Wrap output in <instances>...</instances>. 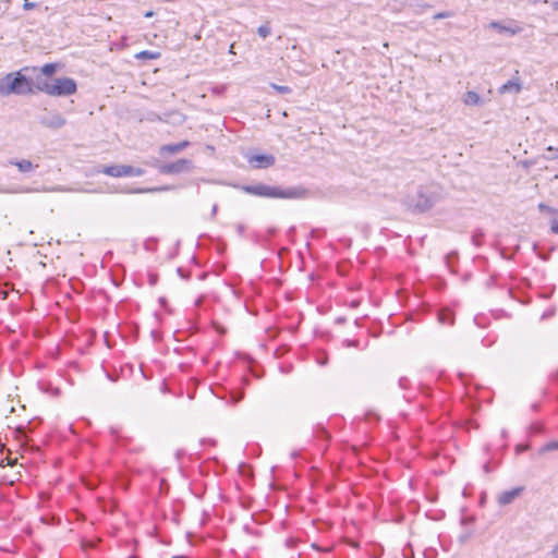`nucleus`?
I'll use <instances>...</instances> for the list:
<instances>
[{
  "label": "nucleus",
  "mask_w": 558,
  "mask_h": 558,
  "mask_svg": "<svg viewBox=\"0 0 558 558\" xmlns=\"http://www.w3.org/2000/svg\"><path fill=\"white\" fill-rule=\"evenodd\" d=\"M301 545H302V547H312V548H314V549L318 550V553H328V551H329V548H324V549H323V548H319V547L317 546V544H315V543H312V544L301 543ZM305 554H306V551H305V549H304V548L300 549V550L298 551V558H301V557H302L303 555H305Z\"/></svg>",
  "instance_id": "obj_19"
},
{
  "label": "nucleus",
  "mask_w": 558,
  "mask_h": 558,
  "mask_svg": "<svg viewBox=\"0 0 558 558\" xmlns=\"http://www.w3.org/2000/svg\"><path fill=\"white\" fill-rule=\"evenodd\" d=\"M150 121H154L155 119L160 120L158 116L151 114V117L148 118Z\"/></svg>",
  "instance_id": "obj_42"
},
{
  "label": "nucleus",
  "mask_w": 558,
  "mask_h": 558,
  "mask_svg": "<svg viewBox=\"0 0 558 558\" xmlns=\"http://www.w3.org/2000/svg\"><path fill=\"white\" fill-rule=\"evenodd\" d=\"M291 457H292L293 459H294V458H296V457H299V452H298V451H292V452H291Z\"/></svg>",
  "instance_id": "obj_43"
},
{
  "label": "nucleus",
  "mask_w": 558,
  "mask_h": 558,
  "mask_svg": "<svg viewBox=\"0 0 558 558\" xmlns=\"http://www.w3.org/2000/svg\"><path fill=\"white\" fill-rule=\"evenodd\" d=\"M495 470V465H493L489 461L488 462H485L483 464V471L488 474L490 472H493Z\"/></svg>",
  "instance_id": "obj_29"
},
{
  "label": "nucleus",
  "mask_w": 558,
  "mask_h": 558,
  "mask_svg": "<svg viewBox=\"0 0 558 558\" xmlns=\"http://www.w3.org/2000/svg\"><path fill=\"white\" fill-rule=\"evenodd\" d=\"M530 1H531V2H533V3H535V2H537L538 0H530Z\"/></svg>",
  "instance_id": "obj_53"
},
{
  "label": "nucleus",
  "mask_w": 558,
  "mask_h": 558,
  "mask_svg": "<svg viewBox=\"0 0 558 558\" xmlns=\"http://www.w3.org/2000/svg\"><path fill=\"white\" fill-rule=\"evenodd\" d=\"M231 397H232L233 402L238 403V402H240L244 398V392L243 391H238V392L232 393Z\"/></svg>",
  "instance_id": "obj_28"
},
{
  "label": "nucleus",
  "mask_w": 558,
  "mask_h": 558,
  "mask_svg": "<svg viewBox=\"0 0 558 558\" xmlns=\"http://www.w3.org/2000/svg\"><path fill=\"white\" fill-rule=\"evenodd\" d=\"M33 95L31 80L22 74V71L8 73L0 78V95L3 97L10 95Z\"/></svg>",
  "instance_id": "obj_2"
},
{
  "label": "nucleus",
  "mask_w": 558,
  "mask_h": 558,
  "mask_svg": "<svg viewBox=\"0 0 558 558\" xmlns=\"http://www.w3.org/2000/svg\"><path fill=\"white\" fill-rule=\"evenodd\" d=\"M337 324H343L345 322V318L344 317H339L337 318Z\"/></svg>",
  "instance_id": "obj_41"
},
{
  "label": "nucleus",
  "mask_w": 558,
  "mask_h": 558,
  "mask_svg": "<svg viewBox=\"0 0 558 558\" xmlns=\"http://www.w3.org/2000/svg\"><path fill=\"white\" fill-rule=\"evenodd\" d=\"M515 450H517V452H518V453H519V452H522V451H523V444H518V445L515 446Z\"/></svg>",
  "instance_id": "obj_37"
},
{
  "label": "nucleus",
  "mask_w": 558,
  "mask_h": 558,
  "mask_svg": "<svg viewBox=\"0 0 558 558\" xmlns=\"http://www.w3.org/2000/svg\"><path fill=\"white\" fill-rule=\"evenodd\" d=\"M159 57V52H154L149 50H143L136 54L137 59H156Z\"/></svg>",
  "instance_id": "obj_22"
},
{
  "label": "nucleus",
  "mask_w": 558,
  "mask_h": 558,
  "mask_svg": "<svg viewBox=\"0 0 558 558\" xmlns=\"http://www.w3.org/2000/svg\"><path fill=\"white\" fill-rule=\"evenodd\" d=\"M240 189L246 194L266 198L305 199L310 196V191L302 185L281 187L257 183L241 185Z\"/></svg>",
  "instance_id": "obj_1"
},
{
  "label": "nucleus",
  "mask_w": 558,
  "mask_h": 558,
  "mask_svg": "<svg viewBox=\"0 0 558 558\" xmlns=\"http://www.w3.org/2000/svg\"><path fill=\"white\" fill-rule=\"evenodd\" d=\"M410 7L414 13H422L423 10L430 8V5L428 3H423V2L422 3L421 2L411 3Z\"/></svg>",
  "instance_id": "obj_25"
},
{
  "label": "nucleus",
  "mask_w": 558,
  "mask_h": 558,
  "mask_svg": "<svg viewBox=\"0 0 558 558\" xmlns=\"http://www.w3.org/2000/svg\"><path fill=\"white\" fill-rule=\"evenodd\" d=\"M9 163L10 165H14L17 167V169L21 171V172H29L32 171L36 166H34L32 163V161L29 160H26V159H23V160H14V159H11L9 160Z\"/></svg>",
  "instance_id": "obj_16"
},
{
  "label": "nucleus",
  "mask_w": 558,
  "mask_h": 558,
  "mask_svg": "<svg viewBox=\"0 0 558 558\" xmlns=\"http://www.w3.org/2000/svg\"><path fill=\"white\" fill-rule=\"evenodd\" d=\"M189 145H190V143L187 141H183V142H180V143H177V144L162 145L160 147V154L161 155H165V154H177L179 151H182Z\"/></svg>",
  "instance_id": "obj_12"
},
{
  "label": "nucleus",
  "mask_w": 558,
  "mask_h": 558,
  "mask_svg": "<svg viewBox=\"0 0 558 558\" xmlns=\"http://www.w3.org/2000/svg\"><path fill=\"white\" fill-rule=\"evenodd\" d=\"M36 7V3L29 2L28 0H24L23 8L24 10L28 11Z\"/></svg>",
  "instance_id": "obj_30"
},
{
  "label": "nucleus",
  "mask_w": 558,
  "mask_h": 558,
  "mask_svg": "<svg viewBox=\"0 0 558 558\" xmlns=\"http://www.w3.org/2000/svg\"><path fill=\"white\" fill-rule=\"evenodd\" d=\"M452 16V13L449 11L439 12L434 15V20L447 19Z\"/></svg>",
  "instance_id": "obj_27"
},
{
  "label": "nucleus",
  "mask_w": 558,
  "mask_h": 558,
  "mask_svg": "<svg viewBox=\"0 0 558 558\" xmlns=\"http://www.w3.org/2000/svg\"><path fill=\"white\" fill-rule=\"evenodd\" d=\"M551 8H553L554 10L558 11V0H557V1H554V2L551 3Z\"/></svg>",
  "instance_id": "obj_39"
},
{
  "label": "nucleus",
  "mask_w": 558,
  "mask_h": 558,
  "mask_svg": "<svg viewBox=\"0 0 558 558\" xmlns=\"http://www.w3.org/2000/svg\"><path fill=\"white\" fill-rule=\"evenodd\" d=\"M359 305V302H352V306L356 307Z\"/></svg>",
  "instance_id": "obj_47"
},
{
  "label": "nucleus",
  "mask_w": 558,
  "mask_h": 558,
  "mask_svg": "<svg viewBox=\"0 0 558 558\" xmlns=\"http://www.w3.org/2000/svg\"><path fill=\"white\" fill-rule=\"evenodd\" d=\"M349 345H353V347H356V345H357V341H354V340H352V341H349Z\"/></svg>",
  "instance_id": "obj_45"
},
{
  "label": "nucleus",
  "mask_w": 558,
  "mask_h": 558,
  "mask_svg": "<svg viewBox=\"0 0 558 558\" xmlns=\"http://www.w3.org/2000/svg\"><path fill=\"white\" fill-rule=\"evenodd\" d=\"M257 34H258L262 38H266V37H268V36L271 34V28H270L269 24H268V23H266V24L260 25V26L257 28Z\"/></svg>",
  "instance_id": "obj_23"
},
{
  "label": "nucleus",
  "mask_w": 558,
  "mask_h": 558,
  "mask_svg": "<svg viewBox=\"0 0 558 558\" xmlns=\"http://www.w3.org/2000/svg\"><path fill=\"white\" fill-rule=\"evenodd\" d=\"M39 123L49 129H60L65 125L66 120L60 113H52L47 117H41Z\"/></svg>",
  "instance_id": "obj_9"
},
{
  "label": "nucleus",
  "mask_w": 558,
  "mask_h": 558,
  "mask_svg": "<svg viewBox=\"0 0 558 558\" xmlns=\"http://www.w3.org/2000/svg\"><path fill=\"white\" fill-rule=\"evenodd\" d=\"M408 384H409V379L405 378V377H402L399 379V385L401 388L405 389L408 387Z\"/></svg>",
  "instance_id": "obj_32"
},
{
  "label": "nucleus",
  "mask_w": 558,
  "mask_h": 558,
  "mask_svg": "<svg viewBox=\"0 0 558 558\" xmlns=\"http://www.w3.org/2000/svg\"><path fill=\"white\" fill-rule=\"evenodd\" d=\"M271 87L282 95L290 94L292 92V89L286 85L271 84Z\"/></svg>",
  "instance_id": "obj_26"
},
{
  "label": "nucleus",
  "mask_w": 558,
  "mask_h": 558,
  "mask_svg": "<svg viewBox=\"0 0 558 558\" xmlns=\"http://www.w3.org/2000/svg\"><path fill=\"white\" fill-rule=\"evenodd\" d=\"M217 210H218V206H217V204H215V205L213 206V208H211V217H215V216H216Z\"/></svg>",
  "instance_id": "obj_36"
},
{
  "label": "nucleus",
  "mask_w": 558,
  "mask_h": 558,
  "mask_svg": "<svg viewBox=\"0 0 558 558\" xmlns=\"http://www.w3.org/2000/svg\"><path fill=\"white\" fill-rule=\"evenodd\" d=\"M56 71H57L56 63H46L39 69L40 75L48 77V78H51V76L56 73Z\"/></svg>",
  "instance_id": "obj_17"
},
{
  "label": "nucleus",
  "mask_w": 558,
  "mask_h": 558,
  "mask_svg": "<svg viewBox=\"0 0 558 558\" xmlns=\"http://www.w3.org/2000/svg\"><path fill=\"white\" fill-rule=\"evenodd\" d=\"M51 78L45 77L43 75H36L35 81L31 80V88L33 89V94L38 92L49 94Z\"/></svg>",
  "instance_id": "obj_11"
},
{
  "label": "nucleus",
  "mask_w": 558,
  "mask_h": 558,
  "mask_svg": "<svg viewBox=\"0 0 558 558\" xmlns=\"http://www.w3.org/2000/svg\"><path fill=\"white\" fill-rule=\"evenodd\" d=\"M529 430L532 435L541 434L544 430V425L541 422H534L530 425Z\"/></svg>",
  "instance_id": "obj_24"
},
{
  "label": "nucleus",
  "mask_w": 558,
  "mask_h": 558,
  "mask_svg": "<svg viewBox=\"0 0 558 558\" xmlns=\"http://www.w3.org/2000/svg\"><path fill=\"white\" fill-rule=\"evenodd\" d=\"M523 495V486H518L509 490H504L497 496V504L499 507L512 505L517 499Z\"/></svg>",
  "instance_id": "obj_8"
},
{
  "label": "nucleus",
  "mask_w": 558,
  "mask_h": 558,
  "mask_svg": "<svg viewBox=\"0 0 558 558\" xmlns=\"http://www.w3.org/2000/svg\"><path fill=\"white\" fill-rule=\"evenodd\" d=\"M463 102L466 106H481L483 105L482 97L474 90H469L463 95Z\"/></svg>",
  "instance_id": "obj_14"
},
{
  "label": "nucleus",
  "mask_w": 558,
  "mask_h": 558,
  "mask_svg": "<svg viewBox=\"0 0 558 558\" xmlns=\"http://www.w3.org/2000/svg\"><path fill=\"white\" fill-rule=\"evenodd\" d=\"M172 558H187V556H185V555H174V556H172Z\"/></svg>",
  "instance_id": "obj_44"
},
{
  "label": "nucleus",
  "mask_w": 558,
  "mask_h": 558,
  "mask_svg": "<svg viewBox=\"0 0 558 558\" xmlns=\"http://www.w3.org/2000/svg\"><path fill=\"white\" fill-rule=\"evenodd\" d=\"M246 160L255 169H267L276 162L275 156L270 154H248Z\"/></svg>",
  "instance_id": "obj_7"
},
{
  "label": "nucleus",
  "mask_w": 558,
  "mask_h": 558,
  "mask_svg": "<svg viewBox=\"0 0 558 558\" xmlns=\"http://www.w3.org/2000/svg\"><path fill=\"white\" fill-rule=\"evenodd\" d=\"M177 271H178L180 277L187 278V276L184 274V271H183V269L181 267H179Z\"/></svg>",
  "instance_id": "obj_35"
},
{
  "label": "nucleus",
  "mask_w": 558,
  "mask_h": 558,
  "mask_svg": "<svg viewBox=\"0 0 558 558\" xmlns=\"http://www.w3.org/2000/svg\"><path fill=\"white\" fill-rule=\"evenodd\" d=\"M41 521L47 523V524H50V521L48 520V518H41Z\"/></svg>",
  "instance_id": "obj_46"
},
{
  "label": "nucleus",
  "mask_w": 558,
  "mask_h": 558,
  "mask_svg": "<svg viewBox=\"0 0 558 558\" xmlns=\"http://www.w3.org/2000/svg\"><path fill=\"white\" fill-rule=\"evenodd\" d=\"M154 15V12L153 11H147L144 16L145 17H151Z\"/></svg>",
  "instance_id": "obj_40"
},
{
  "label": "nucleus",
  "mask_w": 558,
  "mask_h": 558,
  "mask_svg": "<svg viewBox=\"0 0 558 558\" xmlns=\"http://www.w3.org/2000/svg\"><path fill=\"white\" fill-rule=\"evenodd\" d=\"M56 191H66V190L63 187H57Z\"/></svg>",
  "instance_id": "obj_48"
},
{
  "label": "nucleus",
  "mask_w": 558,
  "mask_h": 558,
  "mask_svg": "<svg viewBox=\"0 0 558 558\" xmlns=\"http://www.w3.org/2000/svg\"><path fill=\"white\" fill-rule=\"evenodd\" d=\"M102 173L114 177V178H121V177H140L143 174V170L140 168H134L132 166L126 165H112V166H105L101 171Z\"/></svg>",
  "instance_id": "obj_5"
},
{
  "label": "nucleus",
  "mask_w": 558,
  "mask_h": 558,
  "mask_svg": "<svg viewBox=\"0 0 558 558\" xmlns=\"http://www.w3.org/2000/svg\"><path fill=\"white\" fill-rule=\"evenodd\" d=\"M299 544V542L294 538H289L287 539V546L288 547H291V546H296Z\"/></svg>",
  "instance_id": "obj_33"
},
{
  "label": "nucleus",
  "mask_w": 558,
  "mask_h": 558,
  "mask_svg": "<svg viewBox=\"0 0 558 558\" xmlns=\"http://www.w3.org/2000/svg\"><path fill=\"white\" fill-rule=\"evenodd\" d=\"M536 408H537V405H536V404H533V405H532V409H533V410H536Z\"/></svg>",
  "instance_id": "obj_51"
},
{
  "label": "nucleus",
  "mask_w": 558,
  "mask_h": 558,
  "mask_svg": "<svg viewBox=\"0 0 558 558\" xmlns=\"http://www.w3.org/2000/svg\"><path fill=\"white\" fill-rule=\"evenodd\" d=\"M438 320L442 325L451 326L454 323V315L450 310L442 308L438 312Z\"/></svg>",
  "instance_id": "obj_15"
},
{
  "label": "nucleus",
  "mask_w": 558,
  "mask_h": 558,
  "mask_svg": "<svg viewBox=\"0 0 558 558\" xmlns=\"http://www.w3.org/2000/svg\"><path fill=\"white\" fill-rule=\"evenodd\" d=\"M128 558H137L135 555H130Z\"/></svg>",
  "instance_id": "obj_50"
},
{
  "label": "nucleus",
  "mask_w": 558,
  "mask_h": 558,
  "mask_svg": "<svg viewBox=\"0 0 558 558\" xmlns=\"http://www.w3.org/2000/svg\"><path fill=\"white\" fill-rule=\"evenodd\" d=\"M492 26L499 27V25L497 23H493Z\"/></svg>",
  "instance_id": "obj_49"
},
{
  "label": "nucleus",
  "mask_w": 558,
  "mask_h": 558,
  "mask_svg": "<svg viewBox=\"0 0 558 558\" xmlns=\"http://www.w3.org/2000/svg\"><path fill=\"white\" fill-rule=\"evenodd\" d=\"M529 449V445L525 444L524 450L526 451Z\"/></svg>",
  "instance_id": "obj_52"
},
{
  "label": "nucleus",
  "mask_w": 558,
  "mask_h": 558,
  "mask_svg": "<svg viewBox=\"0 0 558 558\" xmlns=\"http://www.w3.org/2000/svg\"><path fill=\"white\" fill-rule=\"evenodd\" d=\"M446 258H447L448 264L450 265L453 259L458 258V254H457V252H451L446 256Z\"/></svg>",
  "instance_id": "obj_31"
},
{
  "label": "nucleus",
  "mask_w": 558,
  "mask_h": 558,
  "mask_svg": "<svg viewBox=\"0 0 558 558\" xmlns=\"http://www.w3.org/2000/svg\"><path fill=\"white\" fill-rule=\"evenodd\" d=\"M553 558H558V544L551 550Z\"/></svg>",
  "instance_id": "obj_34"
},
{
  "label": "nucleus",
  "mask_w": 558,
  "mask_h": 558,
  "mask_svg": "<svg viewBox=\"0 0 558 558\" xmlns=\"http://www.w3.org/2000/svg\"><path fill=\"white\" fill-rule=\"evenodd\" d=\"M438 202V195L427 186H420L414 194L408 195L404 205L409 210L415 214H422Z\"/></svg>",
  "instance_id": "obj_3"
},
{
  "label": "nucleus",
  "mask_w": 558,
  "mask_h": 558,
  "mask_svg": "<svg viewBox=\"0 0 558 558\" xmlns=\"http://www.w3.org/2000/svg\"><path fill=\"white\" fill-rule=\"evenodd\" d=\"M548 150L549 151H555V155L553 156L554 158H558V148L557 149H554L553 147H548Z\"/></svg>",
  "instance_id": "obj_38"
},
{
  "label": "nucleus",
  "mask_w": 558,
  "mask_h": 558,
  "mask_svg": "<svg viewBox=\"0 0 558 558\" xmlns=\"http://www.w3.org/2000/svg\"><path fill=\"white\" fill-rule=\"evenodd\" d=\"M554 450H558V440L545 444L544 446H542L539 448L538 453L543 454V453H546L548 451H554Z\"/></svg>",
  "instance_id": "obj_20"
},
{
  "label": "nucleus",
  "mask_w": 558,
  "mask_h": 558,
  "mask_svg": "<svg viewBox=\"0 0 558 558\" xmlns=\"http://www.w3.org/2000/svg\"><path fill=\"white\" fill-rule=\"evenodd\" d=\"M520 90H521V84H520L519 78L509 80L508 82H506L505 84H502L499 87L500 94H507V93L518 94V93H520Z\"/></svg>",
  "instance_id": "obj_13"
},
{
  "label": "nucleus",
  "mask_w": 558,
  "mask_h": 558,
  "mask_svg": "<svg viewBox=\"0 0 558 558\" xmlns=\"http://www.w3.org/2000/svg\"><path fill=\"white\" fill-rule=\"evenodd\" d=\"M193 168V162L190 159L181 158L173 162L165 163L159 167L160 173L163 174H178L182 172H190Z\"/></svg>",
  "instance_id": "obj_6"
},
{
  "label": "nucleus",
  "mask_w": 558,
  "mask_h": 558,
  "mask_svg": "<svg viewBox=\"0 0 558 558\" xmlns=\"http://www.w3.org/2000/svg\"><path fill=\"white\" fill-rule=\"evenodd\" d=\"M509 296L518 303H523V292L519 287H510L508 290Z\"/></svg>",
  "instance_id": "obj_18"
},
{
  "label": "nucleus",
  "mask_w": 558,
  "mask_h": 558,
  "mask_svg": "<svg viewBox=\"0 0 558 558\" xmlns=\"http://www.w3.org/2000/svg\"><path fill=\"white\" fill-rule=\"evenodd\" d=\"M538 209L548 216L550 231L555 234H558V209L549 207L543 203L538 204Z\"/></svg>",
  "instance_id": "obj_10"
},
{
  "label": "nucleus",
  "mask_w": 558,
  "mask_h": 558,
  "mask_svg": "<svg viewBox=\"0 0 558 558\" xmlns=\"http://www.w3.org/2000/svg\"><path fill=\"white\" fill-rule=\"evenodd\" d=\"M484 232L482 230H475L472 234V243L475 245V246H481L482 245V242H483V239H484Z\"/></svg>",
  "instance_id": "obj_21"
},
{
  "label": "nucleus",
  "mask_w": 558,
  "mask_h": 558,
  "mask_svg": "<svg viewBox=\"0 0 558 558\" xmlns=\"http://www.w3.org/2000/svg\"><path fill=\"white\" fill-rule=\"evenodd\" d=\"M77 84L72 77H52L50 82L49 96L66 97L75 94Z\"/></svg>",
  "instance_id": "obj_4"
}]
</instances>
